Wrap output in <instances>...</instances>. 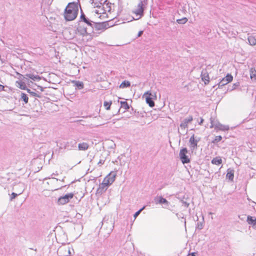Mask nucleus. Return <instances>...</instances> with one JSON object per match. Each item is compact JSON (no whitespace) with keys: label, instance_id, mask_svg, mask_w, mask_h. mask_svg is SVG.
I'll use <instances>...</instances> for the list:
<instances>
[{"label":"nucleus","instance_id":"f257e3e1","mask_svg":"<svg viewBox=\"0 0 256 256\" xmlns=\"http://www.w3.org/2000/svg\"><path fill=\"white\" fill-rule=\"evenodd\" d=\"M78 12V2H72L68 4L64 14L66 21H72L76 18Z\"/></svg>","mask_w":256,"mask_h":256},{"label":"nucleus","instance_id":"f03ea898","mask_svg":"<svg viewBox=\"0 0 256 256\" xmlns=\"http://www.w3.org/2000/svg\"><path fill=\"white\" fill-rule=\"evenodd\" d=\"M90 26L91 27V32L93 33L94 35L96 34V36L109 28L108 22H93Z\"/></svg>","mask_w":256,"mask_h":256},{"label":"nucleus","instance_id":"7ed1b4c3","mask_svg":"<svg viewBox=\"0 0 256 256\" xmlns=\"http://www.w3.org/2000/svg\"><path fill=\"white\" fill-rule=\"evenodd\" d=\"M210 120L211 124V125L210 126V128H214L215 129L222 130H226L229 129V126H225L221 124L216 120H215L214 118H210Z\"/></svg>","mask_w":256,"mask_h":256},{"label":"nucleus","instance_id":"20e7f679","mask_svg":"<svg viewBox=\"0 0 256 256\" xmlns=\"http://www.w3.org/2000/svg\"><path fill=\"white\" fill-rule=\"evenodd\" d=\"M74 196V194L72 192L68 193L64 196L60 197L57 201L58 205H64L68 203L71 199Z\"/></svg>","mask_w":256,"mask_h":256},{"label":"nucleus","instance_id":"39448f33","mask_svg":"<svg viewBox=\"0 0 256 256\" xmlns=\"http://www.w3.org/2000/svg\"><path fill=\"white\" fill-rule=\"evenodd\" d=\"M188 152V149L186 148H183L180 150L179 156L182 163L188 164L190 162V159L188 158V156L186 155Z\"/></svg>","mask_w":256,"mask_h":256},{"label":"nucleus","instance_id":"423d86ee","mask_svg":"<svg viewBox=\"0 0 256 256\" xmlns=\"http://www.w3.org/2000/svg\"><path fill=\"white\" fill-rule=\"evenodd\" d=\"M76 32L80 35L82 36H84L88 35H90V33L88 32V31L87 28L84 26L81 23L79 22L76 30Z\"/></svg>","mask_w":256,"mask_h":256},{"label":"nucleus","instance_id":"0eeeda50","mask_svg":"<svg viewBox=\"0 0 256 256\" xmlns=\"http://www.w3.org/2000/svg\"><path fill=\"white\" fill-rule=\"evenodd\" d=\"M200 140V138L199 137L195 138L194 134L190 136L189 140L190 148L192 151L197 149L198 143Z\"/></svg>","mask_w":256,"mask_h":256},{"label":"nucleus","instance_id":"6e6552de","mask_svg":"<svg viewBox=\"0 0 256 256\" xmlns=\"http://www.w3.org/2000/svg\"><path fill=\"white\" fill-rule=\"evenodd\" d=\"M144 96H146V102L148 104V106L152 108L154 106V102L153 99L154 98H156V94L147 92L144 94Z\"/></svg>","mask_w":256,"mask_h":256},{"label":"nucleus","instance_id":"1a4fd4ad","mask_svg":"<svg viewBox=\"0 0 256 256\" xmlns=\"http://www.w3.org/2000/svg\"><path fill=\"white\" fill-rule=\"evenodd\" d=\"M144 6L145 4H142V2H139L136 8L134 10V13L136 16H139L138 19H139L144 16Z\"/></svg>","mask_w":256,"mask_h":256},{"label":"nucleus","instance_id":"9d476101","mask_svg":"<svg viewBox=\"0 0 256 256\" xmlns=\"http://www.w3.org/2000/svg\"><path fill=\"white\" fill-rule=\"evenodd\" d=\"M60 256H69L70 254V248L66 246H60L58 250Z\"/></svg>","mask_w":256,"mask_h":256},{"label":"nucleus","instance_id":"9b49d317","mask_svg":"<svg viewBox=\"0 0 256 256\" xmlns=\"http://www.w3.org/2000/svg\"><path fill=\"white\" fill-rule=\"evenodd\" d=\"M233 77L231 74H228L226 76L222 78L218 83V88H222L223 86L226 85L228 83L232 80Z\"/></svg>","mask_w":256,"mask_h":256},{"label":"nucleus","instance_id":"f8f14e48","mask_svg":"<svg viewBox=\"0 0 256 256\" xmlns=\"http://www.w3.org/2000/svg\"><path fill=\"white\" fill-rule=\"evenodd\" d=\"M111 3L110 2H107L104 6H96V8L98 9H100V14H105L106 12H110L111 10Z\"/></svg>","mask_w":256,"mask_h":256},{"label":"nucleus","instance_id":"ddd939ff","mask_svg":"<svg viewBox=\"0 0 256 256\" xmlns=\"http://www.w3.org/2000/svg\"><path fill=\"white\" fill-rule=\"evenodd\" d=\"M116 174H112V172L109 174L104 179V181L107 184L108 186L112 184L115 180Z\"/></svg>","mask_w":256,"mask_h":256},{"label":"nucleus","instance_id":"4468645a","mask_svg":"<svg viewBox=\"0 0 256 256\" xmlns=\"http://www.w3.org/2000/svg\"><path fill=\"white\" fill-rule=\"evenodd\" d=\"M77 142L75 140H71L64 144V148L68 150H71L76 148Z\"/></svg>","mask_w":256,"mask_h":256},{"label":"nucleus","instance_id":"2eb2a0df","mask_svg":"<svg viewBox=\"0 0 256 256\" xmlns=\"http://www.w3.org/2000/svg\"><path fill=\"white\" fill-rule=\"evenodd\" d=\"M154 200L156 204H164L166 206H164V208H166L170 204V202L162 196L155 198Z\"/></svg>","mask_w":256,"mask_h":256},{"label":"nucleus","instance_id":"dca6fc26","mask_svg":"<svg viewBox=\"0 0 256 256\" xmlns=\"http://www.w3.org/2000/svg\"><path fill=\"white\" fill-rule=\"evenodd\" d=\"M193 120L192 116H189L188 117L185 118L180 124V127L182 129L186 128L188 124L191 122Z\"/></svg>","mask_w":256,"mask_h":256},{"label":"nucleus","instance_id":"f3484780","mask_svg":"<svg viewBox=\"0 0 256 256\" xmlns=\"http://www.w3.org/2000/svg\"><path fill=\"white\" fill-rule=\"evenodd\" d=\"M84 22L88 26H92V24L93 21L90 20L88 18L85 14H81L79 22Z\"/></svg>","mask_w":256,"mask_h":256},{"label":"nucleus","instance_id":"a211bd4d","mask_svg":"<svg viewBox=\"0 0 256 256\" xmlns=\"http://www.w3.org/2000/svg\"><path fill=\"white\" fill-rule=\"evenodd\" d=\"M200 76L202 80L206 84H208L210 82V78L206 70H202Z\"/></svg>","mask_w":256,"mask_h":256},{"label":"nucleus","instance_id":"6ab92c4d","mask_svg":"<svg viewBox=\"0 0 256 256\" xmlns=\"http://www.w3.org/2000/svg\"><path fill=\"white\" fill-rule=\"evenodd\" d=\"M108 186H109L103 180L102 183L100 184L98 192L99 193H102L108 189Z\"/></svg>","mask_w":256,"mask_h":256},{"label":"nucleus","instance_id":"aec40b11","mask_svg":"<svg viewBox=\"0 0 256 256\" xmlns=\"http://www.w3.org/2000/svg\"><path fill=\"white\" fill-rule=\"evenodd\" d=\"M226 177L229 180L232 181L234 178V170L230 168L228 169Z\"/></svg>","mask_w":256,"mask_h":256},{"label":"nucleus","instance_id":"412c9836","mask_svg":"<svg viewBox=\"0 0 256 256\" xmlns=\"http://www.w3.org/2000/svg\"><path fill=\"white\" fill-rule=\"evenodd\" d=\"M72 82L74 84L76 89L82 90L84 88V83L78 80H73Z\"/></svg>","mask_w":256,"mask_h":256},{"label":"nucleus","instance_id":"4be33fe9","mask_svg":"<svg viewBox=\"0 0 256 256\" xmlns=\"http://www.w3.org/2000/svg\"><path fill=\"white\" fill-rule=\"evenodd\" d=\"M89 148V145L86 142L80 143L78 144V149L79 150H86Z\"/></svg>","mask_w":256,"mask_h":256},{"label":"nucleus","instance_id":"5701e85b","mask_svg":"<svg viewBox=\"0 0 256 256\" xmlns=\"http://www.w3.org/2000/svg\"><path fill=\"white\" fill-rule=\"evenodd\" d=\"M26 76L28 77L29 78L32 80H40V78L38 75H34L33 74H26L25 75Z\"/></svg>","mask_w":256,"mask_h":256},{"label":"nucleus","instance_id":"b1692460","mask_svg":"<svg viewBox=\"0 0 256 256\" xmlns=\"http://www.w3.org/2000/svg\"><path fill=\"white\" fill-rule=\"evenodd\" d=\"M212 163L216 165H220L222 163V160L220 156L214 158L212 160Z\"/></svg>","mask_w":256,"mask_h":256},{"label":"nucleus","instance_id":"393cba45","mask_svg":"<svg viewBox=\"0 0 256 256\" xmlns=\"http://www.w3.org/2000/svg\"><path fill=\"white\" fill-rule=\"evenodd\" d=\"M248 40L250 46H255L256 44V38L254 36H249L248 38Z\"/></svg>","mask_w":256,"mask_h":256},{"label":"nucleus","instance_id":"a878e982","mask_svg":"<svg viewBox=\"0 0 256 256\" xmlns=\"http://www.w3.org/2000/svg\"><path fill=\"white\" fill-rule=\"evenodd\" d=\"M20 100L24 101L25 104H27L28 100V97L26 94L22 92Z\"/></svg>","mask_w":256,"mask_h":256},{"label":"nucleus","instance_id":"bb28decb","mask_svg":"<svg viewBox=\"0 0 256 256\" xmlns=\"http://www.w3.org/2000/svg\"><path fill=\"white\" fill-rule=\"evenodd\" d=\"M130 86V83L129 81L124 80L120 84V88H128Z\"/></svg>","mask_w":256,"mask_h":256},{"label":"nucleus","instance_id":"cd10ccee","mask_svg":"<svg viewBox=\"0 0 256 256\" xmlns=\"http://www.w3.org/2000/svg\"><path fill=\"white\" fill-rule=\"evenodd\" d=\"M120 103V108H123L124 110H128L130 108V105L128 104L127 102L126 101H121Z\"/></svg>","mask_w":256,"mask_h":256},{"label":"nucleus","instance_id":"c85d7f7f","mask_svg":"<svg viewBox=\"0 0 256 256\" xmlns=\"http://www.w3.org/2000/svg\"><path fill=\"white\" fill-rule=\"evenodd\" d=\"M26 91L28 93L30 94L31 96L37 97V98H40V96L39 94H38L32 91L30 89L28 88L26 89Z\"/></svg>","mask_w":256,"mask_h":256},{"label":"nucleus","instance_id":"c756f323","mask_svg":"<svg viewBox=\"0 0 256 256\" xmlns=\"http://www.w3.org/2000/svg\"><path fill=\"white\" fill-rule=\"evenodd\" d=\"M18 84H19V88L20 89L24 90H26V89H28V88L26 86V84L24 82H18Z\"/></svg>","mask_w":256,"mask_h":256},{"label":"nucleus","instance_id":"7c9ffc66","mask_svg":"<svg viewBox=\"0 0 256 256\" xmlns=\"http://www.w3.org/2000/svg\"><path fill=\"white\" fill-rule=\"evenodd\" d=\"M250 76L252 80L254 79L256 80V70H252V69H251Z\"/></svg>","mask_w":256,"mask_h":256},{"label":"nucleus","instance_id":"2f4dec72","mask_svg":"<svg viewBox=\"0 0 256 256\" xmlns=\"http://www.w3.org/2000/svg\"><path fill=\"white\" fill-rule=\"evenodd\" d=\"M187 21L188 19L186 18H184L176 20V22L179 24H184L187 22Z\"/></svg>","mask_w":256,"mask_h":256},{"label":"nucleus","instance_id":"473e14b6","mask_svg":"<svg viewBox=\"0 0 256 256\" xmlns=\"http://www.w3.org/2000/svg\"><path fill=\"white\" fill-rule=\"evenodd\" d=\"M247 222L249 224L252 226L254 222V219L252 216H248L247 217Z\"/></svg>","mask_w":256,"mask_h":256},{"label":"nucleus","instance_id":"72a5a7b5","mask_svg":"<svg viewBox=\"0 0 256 256\" xmlns=\"http://www.w3.org/2000/svg\"><path fill=\"white\" fill-rule=\"evenodd\" d=\"M112 104V102H104V105L105 106L106 109V110H108L110 109Z\"/></svg>","mask_w":256,"mask_h":256},{"label":"nucleus","instance_id":"f704fd0d","mask_svg":"<svg viewBox=\"0 0 256 256\" xmlns=\"http://www.w3.org/2000/svg\"><path fill=\"white\" fill-rule=\"evenodd\" d=\"M240 86V82H237L233 84L232 88H228V90L232 91Z\"/></svg>","mask_w":256,"mask_h":256},{"label":"nucleus","instance_id":"c9c22d12","mask_svg":"<svg viewBox=\"0 0 256 256\" xmlns=\"http://www.w3.org/2000/svg\"><path fill=\"white\" fill-rule=\"evenodd\" d=\"M222 139V137L220 136H216L214 140L212 142L213 143L218 142H220Z\"/></svg>","mask_w":256,"mask_h":256},{"label":"nucleus","instance_id":"e433bc0d","mask_svg":"<svg viewBox=\"0 0 256 256\" xmlns=\"http://www.w3.org/2000/svg\"><path fill=\"white\" fill-rule=\"evenodd\" d=\"M108 2V0H100L99 4H98L96 6H104L106 2Z\"/></svg>","mask_w":256,"mask_h":256},{"label":"nucleus","instance_id":"4c0bfd02","mask_svg":"<svg viewBox=\"0 0 256 256\" xmlns=\"http://www.w3.org/2000/svg\"><path fill=\"white\" fill-rule=\"evenodd\" d=\"M203 228V224L202 222H198L197 223L196 228L198 230H201Z\"/></svg>","mask_w":256,"mask_h":256},{"label":"nucleus","instance_id":"58836bf2","mask_svg":"<svg viewBox=\"0 0 256 256\" xmlns=\"http://www.w3.org/2000/svg\"><path fill=\"white\" fill-rule=\"evenodd\" d=\"M144 206L135 212V214L134 215V218H136L140 214V213L144 209Z\"/></svg>","mask_w":256,"mask_h":256},{"label":"nucleus","instance_id":"ea45409f","mask_svg":"<svg viewBox=\"0 0 256 256\" xmlns=\"http://www.w3.org/2000/svg\"><path fill=\"white\" fill-rule=\"evenodd\" d=\"M132 112H131V113L134 114L135 116L138 117L140 116V114L138 112H136V110H134L132 108Z\"/></svg>","mask_w":256,"mask_h":256},{"label":"nucleus","instance_id":"a19ab883","mask_svg":"<svg viewBox=\"0 0 256 256\" xmlns=\"http://www.w3.org/2000/svg\"><path fill=\"white\" fill-rule=\"evenodd\" d=\"M18 194L15 192H12L11 194V196L10 198V200L12 201L14 198H15L17 196Z\"/></svg>","mask_w":256,"mask_h":256},{"label":"nucleus","instance_id":"79ce46f5","mask_svg":"<svg viewBox=\"0 0 256 256\" xmlns=\"http://www.w3.org/2000/svg\"><path fill=\"white\" fill-rule=\"evenodd\" d=\"M100 0H90L92 4H94V6L95 8H96V5L98 4H99Z\"/></svg>","mask_w":256,"mask_h":256},{"label":"nucleus","instance_id":"37998d69","mask_svg":"<svg viewBox=\"0 0 256 256\" xmlns=\"http://www.w3.org/2000/svg\"><path fill=\"white\" fill-rule=\"evenodd\" d=\"M110 231L111 232L112 230V228H114V223L112 221L110 220Z\"/></svg>","mask_w":256,"mask_h":256},{"label":"nucleus","instance_id":"c03bdc74","mask_svg":"<svg viewBox=\"0 0 256 256\" xmlns=\"http://www.w3.org/2000/svg\"><path fill=\"white\" fill-rule=\"evenodd\" d=\"M182 203L183 205L186 208H188L190 205L189 203H188L185 201H182Z\"/></svg>","mask_w":256,"mask_h":256},{"label":"nucleus","instance_id":"a18cd8bd","mask_svg":"<svg viewBox=\"0 0 256 256\" xmlns=\"http://www.w3.org/2000/svg\"><path fill=\"white\" fill-rule=\"evenodd\" d=\"M102 226H104L106 224H108L109 222H108V220L106 221L105 220V218H104L103 221L102 222Z\"/></svg>","mask_w":256,"mask_h":256},{"label":"nucleus","instance_id":"49530a36","mask_svg":"<svg viewBox=\"0 0 256 256\" xmlns=\"http://www.w3.org/2000/svg\"><path fill=\"white\" fill-rule=\"evenodd\" d=\"M78 7H80V14H84V12H83V10H82V8H81V6H80V4L79 2V0H78Z\"/></svg>","mask_w":256,"mask_h":256},{"label":"nucleus","instance_id":"de8ad7c7","mask_svg":"<svg viewBox=\"0 0 256 256\" xmlns=\"http://www.w3.org/2000/svg\"><path fill=\"white\" fill-rule=\"evenodd\" d=\"M104 160H100L98 164V165L100 166L101 164H104Z\"/></svg>","mask_w":256,"mask_h":256},{"label":"nucleus","instance_id":"09e8293b","mask_svg":"<svg viewBox=\"0 0 256 256\" xmlns=\"http://www.w3.org/2000/svg\"><path fill=\"white\" fill-rule=\"evenodd\" d=\"M140 2H142V4L145 5L147 4V0H140Z\"/></svg>","mask_w":256,"mask_h":256},{"label":"nucleus","instance_id":"8fccbe9b","mask_svg":"<svg viewBox=\"0 0 256 256\" xmlns=\"http://www.w3.org/2000/svg\"><path fill=\"white\" fill-rule=\"evenodd\" d=\"M144 33V31L143 30H140L138 32V37H140V36Z\"/></svg>","mask_w":256,"mask_h":256},{"label":"nucleus","instance_id":"3c124183","mask_svg":"<svg viewBox=\"0 0 256 256\" xmlns=\"http://www.w3.org/2000/svg\"><path fill=\"white\" fill-rule=\"evenodd\" d=\"M196 253L194 252L192 253H189L188 255V256H196Z\"/></svg>","mask_w":256,"mask_h":256},{"label":"nucleus","instance_id":"603ef678","mask_svg":"<svg viewBox=\"0 0 256 256\" xmlns=\"http://www.w3.org/2000/svg\"><path fill=\"white\" fill-rule=\"evenodd\" d=\"M254 228H256V218H254V224L252 225Z\"/></svg>","mask_w":256,"mask_h":256},{"label":"nucleus","instance_id":"864d4df0","mask_svg":"<svg viewBox=\"0 0 256 256\" xmlns=\"http://www.w3.org/2000/svg\"><path fill=\"white\" fill-rule=\"evenodd\" d=\"M203 122H204V119L202 118H200V121L198 123L199 124L201 125L202 124Z\"/></svg>","mask_w":256,"mask_h":256},{"label":"nucleus","instance_id":"5fc2aeb1","mask_svg":"<svg viewBox=\"0 0 256 256\" xmlns=\"http://www.w3.org/2000/svg\"><path fill=\"white\" fill-rule=\"evenodd\" d=\"M100 9H99L98 10H96V13L98 14H100Z\"/></svg>","mask_w":256,"mask_h":256},{"label":"nucleus","instance_id":"6e6d98bb","mask_svg":"<svg viewBox=\"0 0 256 256\" xmlns=\"http://www.w3.org/2000/svg\"><path fill=\"white\" fill-rule=\"evenodd\" d=\"M4 86H2V85H1V84H0V91H1V90H4Z\"/></svg>","mask_w":256,"mask_h":256},{"label":"nucleus","instance_id":"4d7b16f0","mask_svg":"<svg viewBox=\"0 0 256 256\" xmlns=\"http://www.w3.org/2000/svg\"><path fill=\"white\" fill-rule=\"evenodd\" d=\"M38 88H40V89L42 91V90H43V88L42 87L40 86H38Z\"/></svg>","mask_w":256,"mask_h":256},{"label":"nucleus","instance_id":"13d9d810","mask_svg":"<svg viewBox=\"0 0 256 256\" xmlns=\"http://www.w3.org/2000/svg\"><path fill=\"white\" fill-rule=\"evenodd\" d=\"M53 175L58 176V173H56V174L53 173V174H52V176H53Z\"/></svg>","mask_w":256,"mask_h":256},{"label":"nucleus","instance_id":"bf43d9fd","mask_svg":"<svg viewBox=\"0 0 256 256\" xmlns=\"http://www.w3.org/2000/svg\"><path fill=\"white\" fill-rule=\"evenodd\" d=\"M184 224L185 225L186 224V220H184Z\"/></svg>","mask_w":256,"mask_h":256},{"label":"nucleus","instance_id":"052dcab7","mask_svg":"<svg viewBox=\"0 0 256 256\" xmlns=\"http://www.w3.org/2000/svg\"><path fill=\"white\" fill-rule=\"evenodd\" d=\"M50 177H48V178H46L45 179H50Z\"/></svg>","mask_w":256,"mask_h":256}]
</instances>
